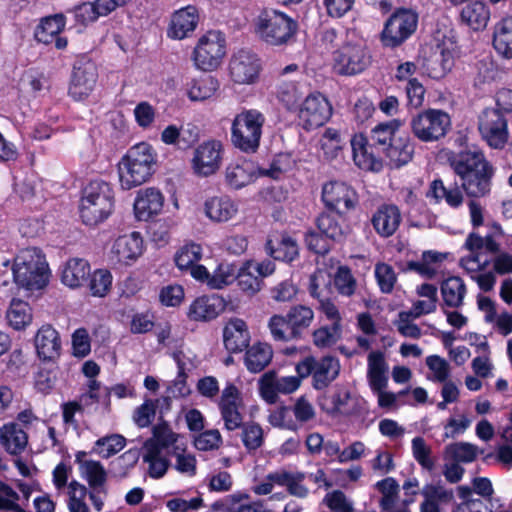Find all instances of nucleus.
Wrapping results in <instances>:
<instances>
[{
	"label": "nucleus",
	"instance_id": "nucleus-14",
	"mask_svg": "<svg viewBox=\"0 0 512 512\" xmlns=\"http://www.w3.org/2000/svg\"><path fill=\"white\" fill-rule=\"evenodd\" d=\"M331 116L332 106L329 100L320 92L310 93L298 109L299 123L306 131L323 126Z\"/></svg>",
	"mask_w": 512,
	"mask_h": 512
},
{
	"label": "nucleus",
	"instance_id": "nucleus-8",
	"mask_svg": "<svg viewBox=\"0 0 512 512\" xmlns=\"http://www.w3.org/2000/svg\"><path fill=\"white\" fill-rule=\"evenodd\" d=\"M15 283L29 291L44 288L49 281V268L45 259L34 253L17 256L12 267Z\"/></svg>",
	"mask_w": 512,
	"mask_h": 512
},
{
	"label": "nucleus",
	"instance_id": "nucleus-4",
	"mask_svg": "<svg viewBox=\"0 0 512 512\" xmlns=\"http://www.w3.org/2000/svg\"><path fill=\"white\" fill-rule=\"evenodd\" d=\"M345 215L325 209L315 219L317 230L309 229L304 234L307 249L314 254L325 256L332 249V243L345 238Z\"/></svg>",
	"mask_w": 512,
	"mask_h": 512
},
{
	"label": "nucleus",
	"instance_id": "nucleus-60",
	"mask_svg": "<svg viewBox=\"0 0 512 512\" xmlns=\"http://www.w3.org/2000/svg\"><path fill=\"white\" fill-rule=\"evenodd\" d=\"M405 93L407 98V107L418 109L424 103L426 89L417 78L408 80L405 86Z\"/></svg>",
	"mask_w": 512,
	"mask_h": 512
},
{
	"label": "nucleus",
	"instance_id": "nucleus-11",
	"mask_svg": "<svg viewBox=\"0 0 512 512\" xmlns=\"http://www.w3.org/2000/svg\"><path fill=\"white\" fill-rule=\"evenodd\" d=\"M98 80L97 66L87 55H80L73 64L68 94L75 101L87 99Z\"/></svg>",
	"mask_w": 512,
	"mask_h": 512
},
{
	"label": "nucleus",
	"instance_id": "nucleus-17",
	"mask_svg": "<svg viewBox=\"0 0 512 512\" xmlns=\"http://www.w3.org/2000/svg\"><path fill=\"white\" fill-rule=\"evenodd\" d=\"M224 148L219 140H207L194 150L191 167L195 175L209 177L220 168Z\"/></svg>",
	"mask_w": 512,
	"mask_h": 512
},
{
	"label": "nucleus",
	"instance_id": "nucleus-51",
	"mask_svg": "<svg viewBox=\"0 0 512 512\" xmlns=\"http://www.w3.org/2000/svg\"><path fill=\"white\" fill-rule=\"evenodd\" d=\"M294 165L295 160L293 159L292 154L281 152L273 157L269 168L259 169V175L269 177L273 180H279L283 174L292 170Z\"/></svg>",
	"mask_w": 512,
	"mask_h": 512
},
{
	"label": "nucleus",
	"instance_id": "nucleus-21",
	"mask_svg": "<svg viewBox=\"0 0 512 512\" xmlns=\"http://www.w3.org/2000/svg\"><path fill=\"white\" fill-rule=\"evenodd\" d=\"M260 62L256 54L239 50L229 62L231 79L238 84L253 83L260 72Z\"/></svg>",
	"mask_w": 512,
	"mask_h": 512
},
{
	"label": "nucleus",
	"instance_id": "nucleus-1",
	"mask_svg": "<svg viewBox=\"0 0 512 512\" xmlns=\"http://www.w3.org/2000/svg\"><path fill=\"white\" fill-rule=\"evenodd\" d=\"M451 166L460 177L467 196L480 198L490 193L494 169L478 149L466 147L460 150Z\"/></svg>",
	"mask_w": 512,
	"mask_h": 512
},
{
	"label": "nucleus",
	"instance_id": "nucleus-29",
	"mask_svg": "<svg viewBox=\"0 0 512 512\" xmlns=\"http://www.w3.org/2000/svg\"><path fill=\"white\" fill-rule=\"evenodd\" d=\"M143 249L144 241L141 233L133 231L119 236L114 242L112 251L118 262L129 265L142 255Z\"/></svg>",
	"mask_w": 512,
	"mask_h": 512
},
{
	"label": "nucleus",
	"instance_id": "nucleus-31",
	"mask_svg": "<svg viewBox=\"0 0 512 512\" xmlns=\"http://www.w3.org/2000/svg\"><path fill=\"white\" fill-rule=\"evenodd\" d=\"M223 342L230 353H239L246 349L250 342V332L243 319H231L223 329Z\"/></svg>",
	"mask_w": 512,
	"mask_h": 512
},
{
	"label": "nucleus",
	"instance_id": "nucleus-34",
	"mask_svg": "<svg viewBox=\"0 0 512 512\" xmlns=\"http://www.w3.org/2000/svg\"><path fill=\"white\" fill-rule=\"evenodd\" d=\"M127 2H81L74 9L75 20L82 26L95 22L100 16H107L118 6Z\"/></svg>",
	"mask_w": 512,
	"mask_h": 512
},
{
	"label": "nucleus",
	"instance_id": "nucleus-3",
	"mask_svg": "<svg viewBox=\"0 0 512 512\" xmlns=\"http://www.w3.org/2000/svg\"><path fill=\"white\" fill-rule=\"evenodd\" d=\"M157 153L152 145L140 142L128 149L118 163L120 186L130 190L147 182L155 172Z\"/></svg>",
	"mask_w": 512,
	"mask_h": 512
},
{
	"label": "nucleus",
	"instance_id": "nucleus-53",
	"mask_svg": "<svg viewBox=\"0 0 512 512\" xmlns=\"http://www.w3.org/2000/svg\"><path fill=\"white\" fill-rule=\"evenodd\" d=\"M126 445V439L119 434H112L99 438L95 442L93 451L98 453L102 458H109L120 452Z\"/></svg>",
	"mask_w": 512,
	"mask_h": 512
},
{
	"label": "nucleus",
	"instance_id": "nucleus-49",
	"mask_svg": "<svg viewBox=\"0 0 512 512\" xmlns=\"http://www.w3.org/2000/svg\"><path fill=\"white\" fill-rule=\"evenodd\" d=\"M428 368L434 372L436 380L442 382V402L438 404L440 409H445L448 403V362L438 355H430L426 358Z\"/></svg>",
	"mask_w": 512,
	"mask_h": 512
},
{
	"label": "nucleus",
	"instance_id": "nucleus-2",
	"mask_svg": "<svg viewBox=\"0 0 512 512\" xmlns=\"http://www.w3.org/2000/svg\"><path fill=\"white\" fill-rule=\"evenodd\" d=\"M115 208L113 185L101 178L88 182L82 189L79 215L84 225L95 227L106 221Z\"/></svg>",
	"mask_w": 512,
	"mask_h": 512
},
{
	"label": "nucleus",
	"instance_id": "nucleus-36",
	"mask_svg": "<svg viewBox=\"0 0 512 512\" xmlns=\"http://www.w3.org/2000/svg\"><path fill=\"white\" fill-rule=\"evenodd\" d=\"M91 267L87 260L83 258L69 259L61 273V281L70 288H78L88 281Z\"/></svg>",
	"mask_w": 512,
	"mask_h": 512
},
{
	"label": "nucleus",
	"instance_id": "nucleus-35",
	"mask_svg": "<svg viewBox=\"0 0 512 512\" xmlns=\"http://www.w3.org/2000/svg\"><path fill=\"white\" fill-rule=\"evenodd\" d=\"M403 122L400 119H390L388 121L379 122L370 131L369 139L378 150L384 152L394 139L401 136Z\"/></svg>",
	"mask_w": 512,
	"mask_h": 512
},
{
	"label": "nucleus",
	"instance_id": "nucleus-55",
	"mask_svg": "<svg viewBox=\"0 0 512 512\" xmlns=\"http://www.w3.org/2000/svg\"><path fill=\"white\" fill-rule=\"evenodd\" d=\"M69 512H89V507L85 503V498L88 494L87 488L76 480H72L68 485Z\"/></svg>",
	"mask_w": 512,
	"mask_h": 512
},
{
	"label": "nucleus",
	"instance_id": "nucleus-64",
	"mask_svg": "<svg viewBox=\"0 0 512 512\" xmlns=\"http://www.w3.org/2000/svg\"><path fill=\"white\" fill-rule=\"evenodd\" d=\"M278 100L290 111H298L299 95L297 87L293 83H285L281 85L277 91Z\"/></svg>",
	"mask_w": 512,
	"mask_h": 512
},
{
	"label": "nucleus",
	"instance_id": "nucleus-13",
	"mask_svg": "<svg viewBox=\"0 0 512 512\" xmlns=\"http://www.w3.org/2000/svg\"><path fill=\"white\" fill-rule=\"evenodd\" d=\"M321 201L325 209L346 214L357 207L359 197L351 185L344 181L331 180L322 186Z\"/></svg>",
	"mask_w": 512,
	"mask_h": 512
},
{
	"label": "nucleus",
	"instance_id": "nucleus-45",
	"mask_svg": "<svg viewBox=\"0 0 512 512\" xmlns=\"http://www.w3.org/2000/svg\"><path fill=\"white\" fill-rule=\"evenodd\" d=\"M219 88L218 80L211 75L192 79L188 85L187 95L191 101H204L212 97Z\"/></svg>",
	"mask_w": 512,
	"mask_h": 512
},
{
	"label": "nucleus",
	"instance_id": "nucleus-30",
	"mask_svg": "<svg viewBox=\"0 0 512 512\" xmlns=\"http://www.w3.org/2000/svg\"><path fill=\"white\" fill-rule=\"evenodd\" d=\"M401 220V213L396 205L383 204L373 214L371 223L378 235L387 238L397 231Z\"/></svg>",
	"mask_w": 512,
	"mask_h": 512
},
{
	"label": "nucleus",
	"instance_id": "nucleus-61",
	"mask_svg": "<svg viewBox=\"0 0 512 512\" xmlns=\"http://www.w3.org/2000/svg\"><path fill=\"white\" fill-rule=\"evenodd\" d=\"M375 277L382 293L392 292L396 282V274L391 265L378 263L375 267Z\"/></svg>",
	"mask_w": 512,
	"mask_h": 512
},
{
	"label": "nucleus",
	"instance_id": "nucleus-33",
	"mask_svg": "<svg viewBox=\"0 0 512 512\" xmlns=\"http://www.w3.org/2000/svg\"><path fill=\"white\" fill-rule=\"evenodd\" d=\"M0 443L10 455L18 456L28 445V434L17 422L0 427Z\"/></svg>",
	"mask_w": 512,
	"mask_h": 512
},
{
	"label": "nucleus",
	"instance_id": "nucleus-40",
	"mask_svg": "<svg viewBox=\"0 0 512 512\" xmlns=\"http://www.w3.org/2000/svg\"><path fill=\"white\" fill-rule=\"evenodd\" d=\"M461 9V20L474 31L483 30L491 16L490 7L486 2H465Z\"/></svg>",
	"mask_w": 512,
	"mask_h": 512
},
{
	"label": "nucleus",
	"instance_id": "nucleus-43",
	"mask_svg": "<svg viewBox=\"0 0 512 512\" xmlns=\"http://www.w3.org/2000/svg\"><path fill=\"white\" fill-rule=\"evenodd\" d=\"M493 47L502 58L512 59V17L503 18L496 23Z\"/></svg>",
	"mask_w": 512,
	"mask_h": 512
},
{
	"label": "nucleus",
	"instance_id": "nucleus-37",
	"mask_svg": "<svg viewBox=\"0 0 512 512\" xmlns=\"http://www.w3.org/2000/svg\"><path fill=\"white\" fill-rule=\"evenodd\" d=\"M448 257V253H440L432 250L424 251L421 260L408 261L406 269L413 271L426 279H433L441 266V263Z\"/></svg>",
	"mask_w": 512,
	"mask_h": 512
},
{
	"label": "nucleus",
	"instance_id": "nucleus-44",
	"mask_svg": "<svg viewBox=\"0 0 512 512\" xmlns=\"http://www.w3.org/2000/svg\"><path fill=\"white\" fill-rule=\"evenodd\" d=\"M453 500L452 512H483L484 502L473 496V490L467 485H459L450 500Z\"/></svg>",
	"mask_w": 512,
	"mask_h": 512
},
{
	"label": "nucleus",
	"instance_id": "nucleus-63",
	"mask_svg": "<svg viewBox=\"0 0 512 512\" xmlns=\"http://www.w3.org/2000/svg\"><path fill=\"white\" fill-rule=\"evenodd\" d=\"M268 327L275 341L288 342L296 340L295 337L290 335V325H288L286 318L283 315L275 314L271 316Z\"/></svg>",
	"mask_w": 512,
	"mask_h": 512
},
{
	"label": "nucleus",
	"instance_id": "nucleus-28",
	"mask_svg": "<svg viewBox=\"0 0 512 512\" xmlns=\"http://www.w3.org/2000/svg\"><path fill=\"white\" fill-rule=\"evenodd\" d=\"M415 154V142L407 133H403L386 148L383 156L388 160V165L393 169H399L413 160Z\"/></svg>",
	"mask_w": 512,
	"mask_h": 512
},
{
	"label": "nucleus",
	"instance_id": "nucleus-48",
	"mask_svg": "<svg viewBox=\"0 0 512 512\" xmlns=\"http://www.w3.org/2000/svg\"><path fill=\"white\" fill-rule=\"evenodd\" d=\"M177 440L178 434L171 430L166 421H163L153 427V438L146 440L143 447L151 448L154 445L164 451L174 446ZM167 454H170L169 451Z\"/></svg>",
	"mask_w": 512,
	"mask_h": 512
},
{
	"label": "nucleus",
	"instance_id": "nucleus-57",
	"mask_svg": "<svg viewBox=\"0 0 512 512\" xmlns=\"http://www.w3.org/2000/svg\"><path fill=\"white\" fill-rule=\"evenodd\" d=\"M334 285L339 294L351 296L356 289V279L347 266H340L334 277Z\"/></svg>",
	"mask_w": 512,
	"mask_h": 512
},
{
	"label": "nucleus",
	"instance_id": "nucleus-10",
	"mask_svg": "<svg viewBox=\"0 0 512 512\" xmlns=\"http://www.w3.org/2000/svg\"><path fill=\"white\" fill-rule=\"evenodd\" d=\"M418 14L410 9L396 10L385 22L380 34L383 47L401 46L417 29Z\"/></svg>",
	"mask_w": 512,
	"mask_h": 512
},
{
	"label": "nucleus",
	"instance_id": "nucleus-52",
	"mask_svg": "<svg viewBox=\"0 0 512 512\" xmlns=\"http://www.w3.org/2000/svg\"><path fill=\"white\" fill-rule=\"evenodd\" d=\"M202 258V247L196 243H188L182 246L175 254L174 261L176 266L185 271L199 262Z\"/></svg>",
	"mask_w": 512,
	"mask_h": 512
},
{
	"label": "nucleus",
	"instance_id": "nucleus-20",
	"mask_svg": "<svg viewBox=\"0 0 512 512\" xmlns=\"http://www.w3.org/2000/svg\"><path fill=\"white\" fill-rule=\"evenodd\" d=\"M66 18L63 14H54L41 19L34 31L37 42L49 45L54 43L55 48L63 50L68 45L67 37L61 36L65 29Z\"/></svg>",
	"mask_w": 512,
	"mask_h": 512
},
{
	"label": "nucleus",
	"instance_id": "nucleus-6",
	"mask_svg": "<svg viewBox=\"0 0 512 512\" xmlns=\"http://www.w3.org/2000/svg\"><path fill=\"white\" fill-rule=\"evenodd\" d=\"M265 116L257 109H244L232 120V145L246 154H254L260 147Z\"/></svg>",
	"mask_w": 512,
	"mask_h": 512
},
{
	"label": "nucleus",
	"instance_id": "nucleus-27",
	"mask_svg": "<svg viewBox=\"0 0 512 512\" xmlns=\"http://www.w3.org/2000/svg\"><path fill=\"white\" fill-rule=\"evenodd\" d=\"M198 21L199 13L197 7L187 5L172 15L167 35L171 39H184L195 30Z\"/></svg>",
	"mask_w": 512,
	"mask_h": 512
},
{
	"label": "nucleus",
	"instance_id": "nucleus-58",
	"mask_svg": "<svg viewBox=\"0 0 512 512\" xmlns=\"http://www.w3.org/2000/svg\"><path fill=\"white\" fill-rule=\"evenodd\" d=\"M242 429V442L249 451L257 450L263 444V430L257 423L244 424Z\"/></svg>",
	"mask_w": 512,
	"mask_h": 512
},
{
	"label": "nucleus",
	"instance_id": "nucleus-47",
	"mask_svg": "<svg viewBox=\"0 0 512 512\" xmlns=\"http://www.w3.org/2000/svg\"><path fill=\"white\" fill-rule=\"evenodd\" d=\"M112 282L113 276L108 269H96L90 272L88 281L84 285L87 286L89 293L93 297L103 298L110 292Z\"/></svg>",
	"mask_w": 512,
	"mask_h": 512
},
{
	"label": "nucleus",
	"instance_id": "nucleus-7",
	"mask_svg": "<svg viewBox=\"0 0 512 512\" xmlns=\"http://www.w3.org/2000/svg\"><path fill=\"white\" fill-rule=\"evenodd\" d=\"M372 63V55L361 41L345 40L332 52V70L338 76L362 74Z\"/></svg>",
	"mask_w": 512,
	"mask_h": 512
},
{
	"label": "nucleus",
	"instance_id": "nucleus-62",
	"mask_svg": "<svg viewBox=\"0 0 512 512\" xmlns=\"http://www.w3.org/2000/svg\"><path fill=\"white\" fill-rule=\"evenodd\" d=\"M154 314L150 310L134 313L130 320L129 330L132 334H146L155 326Z\"/></svg>",
	"mask_w": 512,
	"mask_h": 512
},
{
	"label": "nucleus",
	"instance_id": "nucleus-46",
	"mask_svg": "<svg viewBox=\"0 0 512 512\" xmlns=\"http://www.w3.org/2000/svg\"><path fill=\"white\" fill-rule=\"evenodd\" d=\"M145 453L143 461L148 463V474L153 479L162 478L168 468L170 467V460L167 455H163V450H159L156 446L152 445L151 448L143 447Z\"/></svg>",
	"mask_w": 512,
	"mask_h": 512
},
{
	"label": "nucleus",
	"instance_id": "nucleus-41",
	"mask_svg": "<svg viewBox=\"0 0 512 512\" xmlns=\"http://www.w3.org/2000/svg\"><path fill=\"white\" fill-rule=\"evenodd\" d=\"M6 319L10 327L21 331L32 323L33 310L27 301L13 298L6 311Z\"/></svg>",
	"mask_w": 512,
	"mask_h": 512
},
{
	"label": "nucleus",
	"instance_id": "nucleus-26",
	"mask_svg": "<svg viewBox=\"0 0 512 512\" xmlns=\"http://www.w3.org/2000/svg\"><path fill=\"white\" fill-rule=\"evenodd\" d=\"M256 179L253 162L238 160L229 163L224 170V184L228 190H240Z\"/></svg>",
	"mask_w": 512,
	"mask_h": 512
},
{
	"label": "nucleus",
	"instance_id": "nucleus-59",
	"mask_svg": "<svg viewBox=\"0 0 512 512\" xmlns=\"http://www.w3.org/2000/svg\"><path fill=\"white\" fill-rule=\"evenodd\" d=\"M86 480L89 486L96 490L104 486L107 480V473L99 461L88 460L84 463Z\"/></svg>",
	"mask_w": 512,
	"mask_h": 512
},
{
	"label": "nucleus",
	"instance_id": "nucleus-32",
	"mask_svg": "<svg viewBox=\"0 0 512 512\" xmlns=\"http://www.w3.org/2000/svg\"><path fill=\"white\" fill-rule=\"evenodd\" d=\"M205 215L215 223H225L238 213L237 203L228 195L212 196L204 203Z\"/></svg>",
	"mask_w": 512,
	"mask_h": 512
},
{
	"label": "nucleus",
	"instance_id": "nucleus-56",
	"mask_svg": "<svg viewBox=\"0 0 512 512\" xmlns=\"http://www.w3.org/2000/svg\"><path fill=\"white\" fill-rule=\"evenodd\" d=\"M236 279V267L227 263H220L208 281V285L212 289H222L233 283Z\"/></svg>",
	"mask_w": 512,
	"mask_h": 512
},
{
	"label": "nucleus",
	"instance_id": "nucleus-5",
	"mask_svg": "<svg viewBox=\"0 0 512 512\" xmlns=\"http://www.w3.org/2000/svg\"><path fill=\"white\" fill-rule=\"evenodd\" d=\"M298 22L283 12L263 10L255 22V32L270 46H287L295 41Z\"/></svg>",
	"mask_w": 512,
	"mask_h": 512
},
{
	"label": "nucleus",
	"instance_id": "nucleus-42",
	"mask_svg": "<svg viewBox=\"0 0 512 512\" xmlns=\"http://www.w3.org/2000/svg\"><path fill=\"white\" fill-rule=\"evenodd\" d=\"M284 317L290 325V335L297 340L313 322L314 312L310 307L299 304L292 306Z\"/></svg>",
	"mask_w": 512,
	"mask_h": 512
},
{
	"label": "nucleus",
	"instance_id": "nucleus-24",
	"mask_svg": "<svg viewBox=\"0 0 512 512\" xmlns=\"http://www.w3.org/2000/svg\"><path fill=\"white\" fill-rule=\"evenodd\" d=\"M37 356L44 362H54L61 355L62 343L59 332L51 325L44 324L34 337Z\"/></svg>",
	"mask_w": 512,
	"mask_h": 512
},
{
	"label": "nucleus",
	"instance_id": "nucleus-25",
	"mask_svg": "<svg viewBox=\"0 0 512 512\" xmlns=\"http://www.w3.org/2000/svg\"><path fill=\"white\" fill-rule=\"evenodd\" d=\"M164 196L161 191L154 187L138 191L134 201L135 216L140 221H148L162 211Z\"/></svg>",
	"mask_w": 512,
	"mask_h": 512
},
{
	"label": "nucleus",
	"instance_id": "nucleus-12",
	"mask_svg": "<svg viewBox=\"0 0 512 512\" xmlns=\"http://www.w3.org/2000/svg\"><path fill=\"white\" fill-rule=\"evenodd\" d=\"M226 53V41L220 32L209 31L203 35L194 48L195 65L203 71H212L221 64Z\"/></svg>",
	"mask_w": 512,
	"mask_h": 512
},
{
	"label": "nucleus",
	"instance_id": "nucleus-22",
	"mask_svg": "<svg viewBox=\"0 0 512 512\" xmlns=\"http://www.w3.org/2000/svg\"><path fill=\"white\" fill-rule=\"evenodd\" d=\"M226 306L225 299L219 295H202L192 301L186 315L190 321L209 322L221 315Z\"/></svg>",
	"mask_w": 512,
	"mask_h": 512
},
{
	"label": "nucleus",
	"instance_id": "nucleus-23",
	"mask_svg": "<svg viewBox=\"0 0 512 512\" xmlns=\"http://www.w3.org/2000/svg\"><path fill=\"white\" fill-rule=\"evenodd\" d=\"M466 246L471 254L462 260V264L471 271L484 268L489 263V257L485 253H494L498 248L492 236L482 238L476 234H471L467 238Z\"/></svg>",
	"mask_w": 512,
	"mask_h": 512
},
{
	"label": "nucleus",
	"instance_id": "nucleus-50",
	"mask_svg": "<svg viewBox=\"0 0 512 512\" xmlns=\"http://www.w3.org/2000/svg\"><path fill=\"white\" fill-rule=\"evenodd\" d=\"M342 338V324L331 323L315 329L312 333L313 344L320 349L334 346Z\"/></svg>",
	"mask_w": 512,
	"mask_h": 512
},
{
	"label": "nucleus",
	"instance_id": "nucleus-54",
	"mask_svg": "<svg viewBox=\"0 0 512 512\" xmlns=\"http://www.w3.org/2000/svg\"><path fill=\"white\" fill-rule=\"evenodd\" d=\"M237 285L241 291L254 295L261 289L262 278L251 271V265L246 264L238 269L236 274Z\"/></svg>",
	"mask_w": 512,
	"mask_h": 512
},
{
	"label": "nucleus",
	"instance_id": "nucleus-18",
	"mask_svg": "<svg viewBox=\"0 0 512 512\" xmlns=\"http://www.w3.org/2000/svg\"><path fill=\"white\" fill-rule=\"evenodd\" d=\"M479 131L488 145L501 149L508 141L507 120L499 110L485 109L479 117Z\"/></svg>",
	"mask_w": 512,
	"mask_h": 512
},
{
	"label": "nucleus",
	"instance_id": "nucleus-9",
	"mask_svg": "<svg viewBox=\"0 0 512 512\" xmlns=\"http://www.w3.org/2000/svg\"><path fill=\"white\" fill-rule=\"evenodd\" d=\"M340 368L337 357L326 355L320 359L307 356L297 363L295 370L300 378L311 376L312 387L315 390H324L339 376Z\"/></svg>",
	"mask_w": 512,
	"mask_h": 512
},
{
	"label": "nucleus",
	"instance_id": "nucleus-39",
	"mask_svg": "<svg viewBox=\"0 0 512 512\" xmlns=\"http://www.w3.org/2000/svg\"><path fill=\"white\" fill-rule=\"evenodd\" d=\"M265 248L274 260L286 263L293 262L299 256L297 241L286 233L282 234L275 243L271 239L267 240Z\"/></svg>",
	"mask_w": 512,
	"mask_h": 512
},
{
	"label": "nucleus",
	"instance_id": "nucleus-15",
	"mask_svg": "<svg viewBox=\"0 0 512 512\" xmlns=\"http://www.w3.org/2000/svg\"><path fill=\"white\" fill-rule=\"evenodd\" d=\"M444 117L448 114L442 110L428 109L413 116L410 121V128L413 135L422 142H433L444 137L447 124Z\"/></svg>",
	"mask_w": 512,
	"mask_h": 512
},
{
	"label": "nucleus",
	"instance_id": "nucleus-16",
	"mask_svg": "<svg viewBox=\"0 0 512 512\" xmlns=\"http://www.w3.org/2000/svg\"><path fill=\"white\" fill-rule=\"evenodd\" d=\"M217 406L224 423V429L235 431L243 427L244 416L241 413V409L244 407L243 397L241 391L234 383L228 382L226 384Z\"/></svg>",
	"mask_w": 512,
	"mask_h": 512
},
{
	"label": "nucleus",
	"instance_id": "nucleus-38",
	"mask_svg": "<svg viewBox=\"0 0 512 512\" xmlns=\"http://www.w3.org/2000/svg\"><path fill=\"white\" fill-rule=\"evenodd\" d=\"M245 350L244 364L251 373L263 371L272 361L273 350L267 343L258 341Z\"/></svg>",
	"mask_w": 512,
	"mask_h": 512
},
{
	"label": "nucleus",
	"instance_id": "nucleus-19",
	"mask_svg": "<svg viewBox=\"0 0 512 512\" xmlns=\"http://www.w3.org/2000/svg\"><path fill=\"white\" fill-rule=\"evenodd\" d=\"M353 160L360 169L380 172L384 167L383 153L373 145L363 133L355 134L351 139Z\"/></svg>",
	"mask_w": 512,
	"mask_h": 512
}]
</instances>
